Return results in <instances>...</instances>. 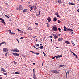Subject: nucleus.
<instances>
[{
	"label": "nucleus",
	"instance_id": "f257e3e1",
	"mask_svg": "<svg viewBox=\"0 0 79 79\" xmlns=\"http://www.w3.org/2000/svg\"><path fill=\"white\" fill-rule=\"evenodd\" d=\"M16 9L19 11H21V10H23V7H22V6H21V5H20L19 6V7H17Z\"/></svg>",
	"mask_w": 79,
	"mask_h": 79
},
{
	"label": "nucleus",
	"instance_id": "f03ea898",
	"mask_svg": "<svg viewBox=\"0 0 79 79\" xmlns=\"http://www.w3.org/2000/svg\"><path fill=\"white\" fill-rule=\"evenodd\" d=\"M51 73H55V74H57V73H59V72L56 70H51Z\"/></svg>",
	"mask_w": 79,
	"mask_h": 79
},
{
	"label": "nucleus",
	"instance_id": "7ed1b4c3",
	"mask_svg": "<svg viewBox=\"0 0 79 79\" xmlns=\"http://www.w3.org/2000/svg\"><path fill=\"white\" fill-rule=\"evenodd\" d=\"M53 28H52V31H57V27L55 26L52 27Z\"/></svg>",
	"mask_w": 79,
	"mask_h": 79
},
{
	"label": "nucleus",
	"instance_id": "20e7f679",
	"mask_svg": "<svg viewBox=\"0 0 79 79\" xmlns=\"http://www.w3.org/2000/svg\"><path fill=\"white\" fill-rule=\"evenodd\" d=\"M33 77L34 79H37V77H36V75H35V73H33Z\"/></svg>",
	"mask_w": 79,
	"mask_h": 79
},
{
	"label": "nucleus",
	"instance_id": "39448f33",
	"mask_svg": "<svg viewBox=\"0 0 79 79\" xmlns=\"http://www.w3.org/2000/svg\"><path fill=\"white\" fill-rule=\"evenodd\" d=\"M55 38V39H57L58 38V36H57L56 35V34H53L52 35Z\"/></svg>",
	"mask_w": 79,
	"mask_h": 79
},
{
	"label": "nucleus",
	"instance_id": "423d86ee",
	"mask_svg": "<svg viewBox=\"0 0 79 79\" xmlns=\"http://www.w3.org/2000/svg\"><path fill=\"white\" fill-rule=\"evenodd\" d=\"M8 51V49L6 48H4L3 49V51L6 52H7Z\"/></svg>",
	"mask_w": 79,
	"mask_h": 79
},
{
	"label": "nucleus",
	"instance_id": "0eeeda50",
	"mask_svg": "<svg viewBox=\"0 0 79 79\" xmlns=\"http://www.w3.org/2000/svg\"><path fill=\"white\" fill-rule=\"evenodd\" d=\"M47 20L48 21V23H50V22L51 21V19L50 18V17H48Z\"/></svg>",
	"mask_w": 79,
	"mask_h": 79
},
{
	"label": "nucleus",
	"instance_id": "6e6552de",
	"mask_svg": "<svg viewBox=\"0 0 79 79\" xmlns=\"http://www.w3.org/2000/svg\"><path fill=\"white\" fill-rule=\"evenodd\" d=\"M12 54L14 56H19V54H17V53H13Z\"/></svg>",
	"mask_w": 79,
	"mask_h": 79
},
{
	"label": "nucleus",
	"instance_id": "1a4fd4ad",
	"mask_svg": "<svg viewBox=\"0 0 79 79\" xmlns=\"http://www.w3.org/2000/svg\"><path fill=\"white\" fill-rule=\"evenodd\" d=\"M27 9H25L23 10V13H25V12H27Z\"/></svg>",
	"mask_w": 79,
	"mask_h": 79
},
{
	"label": "nucleus",
	"instance_id": "9d476101",
	"mask_svg": "<svg viewBox=\"0 0 79 79\" xmlns=\"http://www.w3.org/2000/svg\"><path fill=\"white\" fill-rule=\"evenodd\" d=\"M69 5H75V4H74V3H72L69 2Z\"/></svg>",
	"mask_w": 79,
	"mask_h": 79
},
{
	"label": "nucleus",
	"instance_id": "9b49d317",
	"mask_svg": "<svg viewBox=\"0 0 79 79\" xmlns=\"http://www.w3.org/2000/svg\"><path fill=\"white\" fill-rule=\"evenodd\" d=\"M1 23H3L4 24H5V21H4V20L3 19L2 20V21H0Z\"/></svg>",
	"mask_w": 79,
	"mask_h": 79
},
{
	"label": "nucleus",
	"instance_id": "f8f14e48",
	"mask_svg": "<svg viewBox=\"0 0 79 79\" xmlns=\"http://www.w3.org/2000/svg\"><path fill=\"white\" fill-rule=\"evenodd\" d=\"M57 19L56 18V17H54L53 18V21L54 22H55L56 21V20H57Z\"/></svg>",
	"mask_w": 79,
	"mask_h": 79
},
{
	"label": "nucleus",
	"instance_id": "ddd939ff",
	"mask_svg": "<svg viewBox=\"0 0 79 79\" xmlns=\"http://www.w3.org/2000/svg\"><path fill=\"white\" fill-rule=\"evenodd\" d=\"M63 40V38H59L58 39V41H60V42L61 41H62Z\"/></svg>",
	"mask_w": 79,
	"mask_h": 79
},
{
	"label": "nucleus",
	"instance_id": "4468645a",
	"mask_svg": "<svg viewBox=\"0 0 79 79\" xmlns=\"http://www.w3.org/2000/svg\"><path fill=\"white\" fill-rule=\"evenodd\" d=\"M43 48L44 46H41L39 47L40 49H41V50H42V49H43Z\"/></svg>",
	"mask_w": 79,
	"mask_h": 79
},
{
	"label": "nucleus",
	"instance_id": "2eb2a0df",
	"mask_svg": "<svg viewBox=\"0 0 79 79\" xmlns=\"http://www.w3.org/2000/svg\"><path fill=\"white\" fill-rule=\"evenodd\" d=\"M55 15H56V16H57V17H60V16H59V15H58V13H55Z\"/></svg>",
	"mask_w": 79,
	"mask_h": 79
},
{
	"label": "nucleus",
	"instance_id": "dca6fc26",
	"mask_svg": "<svg viewBox=\"0 0 79 79\" xmlns=\"http://www.w3.org/2000/svg\"><path fill=\"white\" fill-rule=\"evenodd\" d=\"M1 71H3V72H6L5 70L2 68H1Z\"/></svg>",
	"mask_w": 79,
	"mask_h": 79
},
{
	"label": "nucleus",
	"instance_id": "f3484780",
	"mask_svg": "<svg viewBox=\"0 0 79 79\" xmlns=\"http://www.w3.org/2000/svg\"><path fill=\"white\" fill-rule=\"evenodd\" d=\"M32 7H34V6H31L30 7V11H31L32 10V9H33V8H32Z\"/></svg>",
	"mask_w": 79,
	"mask_h": 79
},
{
	"label": "nucleus",
	"instance_id": "a211bd4d",
	"mask_svg": "<svg viewBox=\"0 0 79 79\" xmlns=\"http://www.w3.org/2000/svg\"><path fill=\"white\" fill-rule=\"evenodd\" d=\"M73 31V30H72V29H67L66 31Z\"/></svg>",
	"mask_w": 79,
	"mask_h": 79
},
{
	"label": "nucleus",
	"instance_id": "6ab92c4d",
	"mask_svg": "<svg viewBox=\"0 0 79 79\" xmlns=\"http://www.w3.org/2000/svg\"><path fill=\"white\" fill-rule=\"evenodd\" d=\"M73 54L74 55V56H76V58H78V57H77V56L76 54H75V53H73Z\"/></svg>",
	"mask_w": 79,
	"mask_h": 79
},
{
	"label": "nucleus",
	"instance_id": "aec40b11",
	"mask_svg": "<svg viewBox=\"0 0 79 79\" xmlns=\"http://www.w3.org/2000/svg\"><path fill=\"white\" fill-rule=\"evenodd\" d=\"M64 30L65 31H66V29H67V28H66V27L65 26H64Z\"/></svg>",
	"mask_w": 79,
	"mask_h": 79
},
{
	"label": "nucleus",
	"instance_id": "412c9836",
	"mask_svg": "<svg viewBox=\"0 0 79 79\" xmlns=\"http://www.w3.org/2000/svg\"><path fill=\"white\" fill-rule=\"evenodd\" d=\"M71 43H72V45H73V46H74V45H75V44H74V42H73V41L71 40Z\"/></svg>",
	"mask_w": 79,
	"mask_h": 79
},
{
	"label": "nucleus",
	"instance_id": "4be33fe9",
	"mask_svg": "<svg viewBox=\"0 0 79 79\" xmlns=\"http://www.w3.org/2000/svg\"><path fill=\"white\" fill-rule=\"evenodd\" d=\"M65 43L66 44H70V43L68 41H65Z\"/></svg>",
	"mask_w": 79,
	"mask_h": 79
},
{
	"label": "nucleus",
	"instance_id": "5701e85b",
	"mask_svg": "<svg viewBox=\"0 0 79 79\" xmlns=\"http://www.w3.org/2000/svg\"><path fill=\"white\" fill-rule=\"evenodd\" d=\"M8 31H10L9 32V34H11V33H12L11 32V30H8Z\"/></svg>",
	"mask_w": 79,
	"mask_h": 79
},
{
	"label": "nucleus",
	"instance_id": "b1692460",
	"mask_svg": "<svg viewBox=\"0 0 79 79\" xmlns=\"http://www.w3.org/2000/svg\"><path fill=\"white\" fill-rule=\"evenodd\" d=\"M57 2L58 3H61V0H59Z\"/></svg>",
	"mask_w": 79,
	"mask_h": 79
},
{
	"label": "nucleus",
	"instance_id": "393cba45",
	"mask_svg": "<svg viewBox=\"0 0 79 79\" xmlns=\"http://www.w3.org/2000/svg\"><path fill=\"white\" fill-rule=\"evenodd\" d=\"M64 66V65H60L59 66V68H61V67H63Z\"/></svg>",
	"mask_w": 79,
	"mask_h": 79
},
{
	"label": "nucleus",
	"instance_id": "a878e982",
	"mask_svg": "<svg viewBox=\"0 0 79 79\" xmlns=\"http://www.w3.org/2000/svg\"><path fill=\"white\" fill-rule=\"evenodd\" d=\"M15 74H19V72H15Z\"/></svg>",
	"mask_w": 79,
	"mask_h": 79
},
{
	"label": "nucleus",
	"instance_id": "bb28decb",
	"mask_svg": "<svg viewBox=\"0 0 79 79\" xmlns=\"http://www.w3.org/2000/svg\"><path fill=\"white\" fill-rule=\"evenodd\" d=\"M34 7V9L35 10H37V7H36V6H33Z\"/></svg>",
	"mask_w": 79,
	"mask_h": 79
},
{
	"label": "nucleus",
	"instance_id": "cd10ccee",
	"mask_svg": "<svg viewBox=\"0 0 79 79\" xmlns=\"http://www.w3.org/2000/svg\"><path fill=\"white\" fill-rule=\"evenodd\" d=\"M55 57H56V58L57 59V58H59V55L57 56H56Z\"/></svg>",
	"mask_w": 79,
	"mask_h": 79
},
{
	"label": "nucleus",
	"instance_id": "c85d7f7f",
	"mask_svg": "<svg viewBox=\"0 0 79 79\" xmlns=\"http://www.w3.org/2000/svg\"><path fill=\"white\" fill-rule=\"evenodd\" d=\"M3 74H4V75H6V76H7V73H6L4 72L3 73Z\"/></svg>",
	"mask_w": 79,
	"mask_h": 79
},
{
	"label": "nucleus",
	"instance_id": "c756f323",
	"mask_svg": "<svg viewBox=\"0 0 79 79\" xmlns=\"http://www.w3.org/2000/svg\"><path fill=\"white\" fill-rule=\"evenodd\" d=\"M30 52H31V53H34V54H35V52H34V51H31Z\"/></svg>",
	"mask_w": 79,
	"mask_h": 79
},
{
	"label": "nucleus",
	"instance_id": "7c9ffc66",
	"mask_svg": "<svg viewBox=\"0 0 79 79\" xmlns=\"http://www.w3.org/2000/svg\"><path fill=\"white\" fill-rule=\"evenodd\" d=\"M62 56H63L61 55H59V58H61Z\"/></svg>",
	"mask_w": 79,
	"mask_h": 79
},
{
	"label": "nucleus",
	"instance_id": "2f4dec72",
	"mask_svg": "<svg viewBox=\"0 0 79 79\" xmlns=\"http://www.w3.org/2000/svg\"><path fill=\"white\" fill-rule=\"evenodd\" d=\"M35 24L36 25H37V26L39 25V24L38 23H35Z\"/></svg>",
	"mask_w": 79,
	"mask_h": 79
},
{
	"label": "nucleus",
	"instance_id": "473e14b6",
	"mask_svg": "<svg viewBox=\"0 0 79 79\" xmlns=\"http://www.w3.org/2000/svg\"><path fill=\"white\" fill-rule=\"evenodd\" d=\"M17 30H18V31H21V32H22V33H23V31H21V30H19V29H17Z\"/></svg>",
	"mask_w": 79,
	"mask_h": 79
},
{
	"label": "nucleus",
	"instance_id": "72a5a7b5",
	"mask_svg": "<svg viewBox=\"0 0 79 79\" xmlns=\"http://www.w3.org/2000/svg\"><path fill=\"white\" fill-rule=\"evenodd\" d=\"M61 21H60V20H59L58 21V23H59V24H60V23H61Z\"/></svg>",
	"mask_w": 79,
	"mask_h": 79
},
{
	"label": "nucleus",
	"instance_id": "f704fd0d",
	"mask_svg": "<svg viewBox=\"0 0 79 79\" xmlns=\"http://www.w3.org/2000/svg\"><path fill=\"white\" fill-rule=\"evenodd\" d=\"M43 53L44 54V56H45V55H46V54H45V53H44V52H43Z\"/></svg>",
	"mask_w": 79,
	"mask_h": 79
},
{
	"label": "nucleus",
	"instance_id": "c9c22d12",
	"mask_svg": "<svg viewBox=\"0 0 79 79\" xmlns=\"http://www.w3.org/2000/svg\"><path fill=\"white\" fill-rule=\"evenodd\" d=\"M28 29H29V30H31L32 31V29H31V27H29Z\"/></svg>",
	"mask_w": 79,
	"mask_h": 79
},
{
	"label": "nucleus",
	"instance_id": "e433bc0d",
	"mask_svg": "<svg viewBox=\"0 0 79 79\" xmlns=\"http://www.w3.org/2000/svg\"><path fill=\"white\" fill-rule=\"evenodd\" d=\"M36 46H37V47H39V44H36Z\"/></svg>",
	"mask_w": 79,
	"mask_h": 79
},
{
	"label": "nucleus",
	"instance_id": "4c0bfd02",
	"mask_svg": "<svg viewBox=\"0 0 79 79\" xmlns=\"http://www.w3.org/2000/svg\"><path fill=\"white\" fill-rule=\"evenodd\" d=\"M5 17H6L7 18H9V17L6 15H5Z\"/></svg>",
	"mask_w": 79,
	"mask_h": 79
},
{
	"label": "nucleus",
	"instance_id": "58836bf2",
	"mask_svg": "<svg viewBox=\"0 0 79 79\" xmlns=\"http://www.w3.org/2000/svg\"><path fill=\"white\" fill-rule=\"evenodd\" d=\"M50 40H51V43H52L53 42V41H52V39H50Z\"/></svg>",
	"mask_w": 79,
	"mask_h": 79
},
{
	"label": "nucleus",
	"instance_id": "ea45409f",
	"mask_svg": "<svg viewBox=\"0 0 79 79\" xmlns=\"http://www.w3.org/2000/svg\"><path fill=\"white\" fill-rule=\"evenodd\" d=\"M58 30H59V31H61V28H58Z\"/></svg>",
	"mask_w": 79,
	"mask_h": 79
},
{
	"label": "nucleus",
	"instance_id": "a19ab883",
	"mask_svg": "<svg viewBox=\"0 0 79 79\" xmlns=\"http://www.w3.org/2000/svg\"><path fill=\"white\" fill-rule=\"evenodd\" d=\"M3 19L2 18H1L0 17V20H1V21H2Z\"/></svg>",
	"mask_w": 79,
	"mask_h": 79
},
{
	"label": "nucleus",
	"instance_id": "79ce46f5",
	"mask_svg": "<svg viewBox=\"0 0 79 79\" xmlns=\"http://www.w3.org/2000/svg\"><path fill=\"white\" fill-rule=\"evenodd\" d=\"M7 54H8V52H7L5 54V56H7Z\"/></svg>",
	"mask_w": 79,
	"mask_h": 79
},
{
	"label": "nucleus",
	"instance_id": "37998d69",
	"mask_svg": "<svg viewBox=\"0 0 79 79\" xmlns=\"http://www.w3.org/2000/svg\"><path fill=\"white\" fill-rule=\"evenodd\" d=\"M14 62L15 65H16V63L15 62Z\"/></svg>",
	"mask_w": 79,
	"mask_h": 79
},
{
	"label": "nucleus",
	"instance_id": "c03bdc74",
	"mask_svg": "<svg viewBox=\"0 0 79 79\" xmlns=\"http://www.w3.org/2000/svg\"><path fill=\"white\" fill-rule=\"evenodd\" d=\"M36 55H39V53H38V52L36 53Z\"/></svg>",
	"mask_w": 79,
	"mask_h": 79
},
{
	"label": "nucleus",
	"instance_id": "a18cd8bd",
	"mask_svg": "<svg viewBox=\"0 0 79 79\" xmlns=\"http://www.w3.org/2000/svg\"><path fill=\"white\" fill-rule=\"evenodd\" d=\"M1 44H6V43L5 42H2Z\"/></svg>",
	"mask_w": 79,
	"mask_h": 79
},
{
	"label": "nucleus",
	"instance_id": "49530a36",
	"mask_svg": "<svg viewBox=\"0 0 79 79\" xmlns=\"http://www.w3.org/2000/svg\"><path fill=\"white\" fill-rule=\"evenodd\" d=\"M66 77H67V76H68V75H67V72H66Z\"/></svg>",
	"mask_w": 79,
	"mask_h": 79
},
{
	"label": "nucleus",
	"instance_id": "de8ad7c7",
	"mask_svg": "<svg viewBox=\"0 0 79 79\" xmlns=\"http://www.w3.org/2000/svg\"><path fill=\"white\" fill-rule=\"evenodd\" d=\"M15 49L13 50H12V52H15Z\"/></svg>",
	"mask_w": 79,
	"mask_h": 79
},
{
	"label": "nucleus",
	"instance_id": "09e8293b",
	"mask_svg": "<svg viewBox=\"0 0 79 79\" xmlns=\"http://www.w3.org/2000/svg\"><path fill=\"white\" fill-rule=\"evenodd\" d=\"M33 47H34V48H36V47H35V46H34V45H33Z\"/></svg>",
	"mask_w": 79,
	"mask_h": 79
},
{
	"label": "nucleus",
	"instance_id": "8fccbe9b",
	"mask_svg": "<svg viewBox=\"0 0 79 79\" xmlns=\"http://www.w3.org/2000/svg\"><path fill=\"white\" fill-rule=\"evenodd\" d=\"M15 52H19V51H17L16 49H15Z\"/></svg>",
	"mask_w": 79,
	"mask_h": 79
},
{
	"label": "nucleus",
	"instance_id": "3c124183",
	"mask_svg": "<svg viewBox=\"0 0 79 79\" xmlns=\"http://www.w3.org/2000/svg\"><path fill=\"white\" fill-rule=\"evenodd\" d=\"M67 73H68V74H69V71L68 70L67 71Z\"/></svg>",
	"mask_w": 79,
	"mask_h": 79
},
{
	"label": "nucleus",
	"instance_id": "603ef678",
	"mask_svg": "<svg viewBox=\"0 0 79 79\" xmlns=\"http://www.w3.org/2000/svg\"><path fill=\"white\" fill-rule=\"evenodd\" d=\"M33 65H35V63H33Z\"/></svg>",
	"mask_w": 79,
	"mask_h": 79
},
{
	"label": "nucleus",
	"instance_id": "864d4df0",
	"mask_svg": "<svg viewBox=\"0 0 79 79\" xmlns=\"http://www.w3.org/2000/svg\"><path fill=\"white\" fill-rule=\"evenodd\" d=\"M20 39H21H21L23 40V37H21L20 38Z\"/></svg>",
	"mask_w": 79,
	"mask_h": 79
},
{
	"label": "nucleus",
	"instance_id": "5fc2aeb1",
	"mask_svg": "<svg viewBox=\"0 0 79 79\" xmlns=\"http://www.w3.org/2000/svg\"><path fill=\"white\" fill-rule=\"evenodd\" d=\"M11 34H13V35L15 34V33H12Z\"/></svg>",
	"mask_w": 79,
	"mask_h": 79
},
{
	"label": "nucleus",
	"instance_id": "6e6d98bb",
	"mask_svg": "<svg viewBox=\"0 0 79 79\" xmlns=\"http://www.w3.org/2000/svg\"><path fill=\"white\" fill-rule=\"evenodd\" d=\"M16 51H19H19L17 49H16Z\"/></svg>",
	"mask_w": 79,
	"mask_h": 79
},
{
	"label": "nucleus",
	"instance_id": "4d7b16f0",
	"mask_svg": "<svg viewBox=\"0 0 79 79\" xmlns=\"http://www.w3.org/2000/svg\"><path fill=\"white\" fill-rule=\"evenodd\" d=\"M49 37H50V38H52V36H49Z\"/></svg>",
	"mask_w": 79,
	"mask_h": 79
},
{
	"label": "nucleus",
	"instance_id": "13d9d810",
	"mask_svg": "<svg viewBox=\"0 0 79 79\" xmlns=\"http://www.w3.org/2000/svg\"><path fill=\"white\" fill-rule=\"evenodd\" d=\"M17 40L18 41V43H19V41L18 40V39H17Z\"/></svg>",
	"mask_w": 79,
	"mask_h": 79
},
{
	"label": "nucleus",
	"instance_id": "bf43d9fd",
	"mask_svg": "<svg viewBox=\"0 0 79 79\" xmlns=\"http://www.w3.org/2000/svg\"><path fill=\"white\" fill-rule=\"evenodd\" d=\"M77 11H78V12H79V9L77 10Z\"/></svg>",
	"mask_w": 79,
	"mask_h": 79
},
{
	"label": "nucleus",
	"instance_id": "052dcab7",
	"mask_svg": "<svg viewBox=\"0 0 79 79\" xmlns=\"http://www.w3.org/2000/svg\"><path fill=\"white\" fill-rule=\"evenodd\" d=\"M55 57H54L52 58V59H55Z\"/></svg>",
	"mask_w": 79,
	"mask_h": 79
},
{
	"label": "nucleus",
	"instance_id": "680f3d73",
	"mask_svg": "<svg viewBox=\"0 0 79 79\" xmlns=\"http://www.w3.org/2000/svg\"><path fill=\"white\" fill-rule=\"evenodd\" d=\"M70 52L71 53H73H73H74V52H72L71 51Z\"/></svg>",
	"mask_w": 79,
	"mask_h": 79
},
{
	"label": "nucleus",
	"instance_id": "e2e57ef3",
	"mask_svg": "<svg viewBox=\"0 0 79 79\" xmlns=\"http://www.w3.org/2000/svg\"><path fill=\"white\" fill-rule=\"evenodd\" d=\"M60 35H61V34H59L58 35V36H60Z\"/></svg>",
	"mask_w": 79,
	"mask_h": 79
},
{
	"label": "nucleus",
	"instance_id": "0e129e2a",
	"mask_svg": "<svg viewBox=\"0 0 79 79\" xmlns=\"http://www.w3.org/2000/svg\"><path fill=\"white\" fill-rule=\"evenodd\" d=\"M47 27H50L48 26V25H47Z\"/></svg>",
	"mask_w": 79,
	"mask_h": 79
},
{
	"label": "nucleus",
	"instance_id": "69168bd1",
	"mask_svg": "<svg viewBox=\"0 0 79 79\" xmlns=\"http://www.w3.org/2000/svg\"><path fill=\"white\" fill-rule=\"evenodd\" d=\"M0 46H1V45H2V43H0Z\"/></svg>",
	"mask_w": 79,
	"mask_h": 79
},
{
	"label": "nucleus",
	"instance_id": "338daca9",
	"mask_svg": "<svg viewBox=\"0 0 79 79\" xmlns=\"http://www.w3.org/2000/svg\"><path fill=\"white\" fill-rule=\"evenodd\" d=\"M3 79V78H2V77L0 78V79Z\"/></svg>",
	"mask_w": 79,
	"mask_h": 79
},
{
	"label": "nucleus",
	"instance_id": "774afa93",
	"mask_svg": "<svg viewBox=\"0 0 79 79\" xmlns=\"http://www.w3.org/2000/svg\"><path fill=\"white\" fill-rule=\"evenodd\" d=\"M73 32H72L71 34H73Z\"/></svg>",
	"mask_w": 79,
	"mask_h": 79
}]
</instances>
